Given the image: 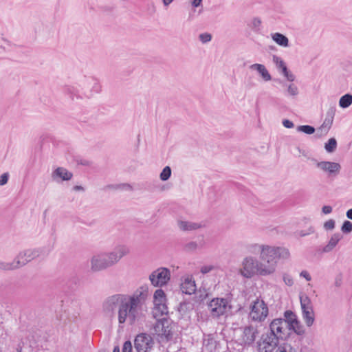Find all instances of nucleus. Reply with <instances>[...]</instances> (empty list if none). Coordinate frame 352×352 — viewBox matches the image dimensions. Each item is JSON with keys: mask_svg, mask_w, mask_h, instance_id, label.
I'll return each mask as SVG.
<instances>
[{"mask_svg": "<svg viewBox=\"0 0 352 352\" xmlns=\"http://www.w3.org/2000/svg\"><path fill=\"white\" fill-rule=\"evenodd\" d=\"M186 248L188 250H195L197 248V244L196 242L192 241L186 244Z\"/></svg>", "mask_w": 352, "mask_h": 352, "instance_id": "nucleus-52", "label": "nucleus"}, {"mask_svg": "<svg viewBox=\"0 0 352 352\" xmlns=\"http://www.w3.org/2000/svg\"><path fill=\"white\" fill-rule=\"evenodd\" d=\"M337 148V141L334 138H330L324 144V148L328 153H333Z\"/></svg>", "mask_w": 352, "mask_h": 352, "instance_id": "nucleus-29", "label": "nucleus"}, {"mask_svg": "<svg viewBox=\"0 0 352 352\" xmlns=\"http://www.w3.org/2000/svg\"><path fill=\"white\" fill-rule=\"evenodd\" d=\"M43 253V249L26 250L21 252L14 258L17 269L24 266L33 259L39 257Z\"/></svg>", "mask_w": 352, "mask_h": 352, "instance_id": "nucleus-10", "label": "nucleus"}, {"mask_svg": "<svg viewBox=\"0 0 352 352\" xmlns=\"http://www.w3.org/2000/svg\"><path fill=\"white\" fill-rule=\"evenodd\" d=\"M109 189L112 190H118V189H124V190H132V186L129 184H109L107 185L104 187V190H107Z\"/></svg>", "mask_w": 352, "mask_h": 352, "instance_id": "nucleus-27", "label": "nucleus"}, {"mask_svg": "<svg viewBox=\"0 0 352 352\" xmlns=\"http://www.w3.org/2000/svg\"><path fill=\"white\" fill-rule=\"evenodd\" d=\"M202 0H193L192 4L194 7H198L201 5Z\"/></svg>", "mask_w": 352, "mask_h": 352, "instance_id": "nucleus-57", "label": "nucleus"}, {"mask_svg": "<svg viewBox=\"0 0 352 352\" xmlns=\"http://www.w3.org/2000/svg\"><path fill=\"white\" fill-rule=\"evenodd\" d=\"M281 72L283 76L285 75V74H287L289 72L287 66L283 67V69H281Z\"/></svg>", "mask_w": 352, "mask_h": 352, "instance_id": "nucleus-60", "label": "nucleus"}, {"mask_svg": "<svg viewBox=\"0 0 352 352\" xmlns=\"http://www.w3.org/2000/svg\"><path fill=\"white\" fill-rule=\"evenodd\" d=\"M124 295L125 294H116L107 297L102 302L103 313L109 317H114L119 307H121Z\"/></svg>", "mask_w": 352, "mask_h": 352, "instance_id": "nucleus-7", "label": "nucleus"}, {"mask_svg": "<svg viewBox=\"0 0 352 352\" xmlns=\"http://www.w3.org/2000/svg\"><path fill=\"white\" fill-rule=\"evenodd\" d=\"M87 78V77H86V76L84 77V78L80 81V87L82 91L84 92L85 95H87V94L88 93V90L91 85V84H87L85 82Z\"/></svg>", "mask_w": 352, "mask_h": 352, "instance_id": "nucleus-38", "label": "nucleus"}, {"mask_svg": "<svg viewBox=\"0 0 352 352\" xmlns=\"http://www.w3.org/2000/svg\"><path fill=\"white\" fill-rule=\"evenodd\" d=\"M73 177L72 173L68 171L66 168L63 167H58L55 169L52 173V177L54 180H56V178H60L63 181H69Z\"/></svg>", "mask_w": 352, "mask_h": 352, "instance_id": "nucleus-16", "label": "nucleus"}, {"mask_svg": "<svg viewBox=\"0 0 352 352\" xmlns=\"http://www.w3.org/2000/svg\"><path fill=\"white\" fill-rule=\"evenodd\" d=\"M258 334V331L256 327L253 325H248L244 327L243 331V341L245 345H252Z\"/></svg>", "mask_w": 352, "mask_h": 352, "instance_id": "nucleus-15", "label": "nucleus"}, {"mask_svg": "<svg viewBox=\"0 0 352 352\" xmlns=\"http://www.w3.org/2000/svg\"><path fill=\"white\" fill-rule=\"evenodd\" d=\"M261 21L258 18H254L252 20V26L254 28H258L259 26L261 25Z\"/></svg>", "mask_w": 352, "mask_h": 352, "instance_id": "nucleus-53", "label": "nucleus"}, {"mask_svg": "<svg viewBox=\"0 0 352 352\" xmlns=\"http://www.w3.org/2000/svg\"><path fill=\"white\" fill-rule=\"evenodd\" d=\"M283 320H285L287 325L289 327H292L294 323L296 322L298 320L296 315L291 310H287L284 312V318H282Z\"/></svg>", "mask_w": 352, "mask_h": 352, "instance_id": "nucleus-23", "label": "nucleus"}, {"mask_svg": "<svg viewBox=\"0 0 352 352\" xmlns=\"http://www.w3.org/2000/svg\"><path fill=\"white\" fill-rule=\"evenodd\" d=\"M276 352H296L289 344H283L278 347Z\"/></svg>", "mask_w": 352, "mask_h": 352, "instance_id": "nucleus-37", "label": "nucleus"}, {"mask_svg": "<svg viewBox=\"0 0 352 352\" xmlns=\"http://www.w3.org/2000/svg\"><path fill=\"white\" fill-rule=\"evenodd\" d=\"M76 162L78 165H82V166H89L91 165V162H89V160H87L86 159L77 158L76 160Z\"/></svg>", "mask_w": 352, "mask_h": 352, "instance_id": "nucleus-44", "label": "nucleus"}, {"mask_svg": "<svg viewBox=\"0 0 352 352\" xmlns=\"http://www.w3.org/2000/svg\"><path fill=\"white\" fill-rule=\"evenodd\" d=\"M242 267L240 269V274L246 278H251L255 275L267 276L261 273L263 269L261 263L253 256H246L242 261Z\"/></svg>", "mask_w": 352, "mask_h": 352, "instance_id": "nucleus-6", "label": "nucleus"}, {"mask_svg": "<svg viewBox=\"0 0 352 352\" xmlns=\"http://www.w3.org/2000/svg\"><path fill=\"white\" fill-rule=\"evenodd\" d=\"M129 252V250L126 246L118 245L111 252L94 254L90 261L91 270L93 272H100L111 267Z\"/></svg>", "mask_w": 352, "mask_h": 352, "instance_id": "nucleus-4", "label": "nucleus"}, {"mask_svg": "<svg viewBox=\"0 0 352 352\" xmlns=\"http://www.w3.org/2000/svg\"><path fill=\"white\" fill-rule=\"evenodd\" d=\"M300 276L303 277V278H305L307 281H309L311 279V277L310 274L306 270H302L300 272Z\"/></svg>", "mask_w": 352, "mask_h": 352, "instance_id": "nucleus-50", "label": "nucleus"}, {"mask_svg": "<svg viewBox=\"0 0 352 352\" xmlns=\"http://www.w3.org/2000/svg\"><path fill=\"white\" fill-rule=\"evenodd\" d=\"M291 331H293L298 336H302L305 333L304 327L301 324L298 320L296 321V322L294 323L292 327H289V332Z\"/></svg>", "mask_w": 352, "mask_h": 352, "instance_id": "nucleus-28", "label": "nucleus"}, {"mask_svg": "<svg viewBox=\"0 0 352 352\" xmlns=\"http://www.w3.org/2000/svg\"><path fill=\"white\" fill-rule=\"evenodd\" d=\"M315 232L313 226H309L307 230H297L294 232L296 237H304Z\"/></svg>", "mask_w": 352, "mask_h": 352, "instance_id": "nucleus-32", "label": "nucleus"}, {"mask_svg": "<svg viewBox=\"0 0 352 352\" xmlns=\"http://www.w3.org/2000/svg\"><path fill=\"white\" fill-rule=\"evenodd\" d=\"M346 216L348 219H351L352 220V208L349 209L347 210L346 213Z\"/></svg>", "mask_w": 352, "mask_h": 352, "instance_id": "nucleus-59", "label": "nucleus"}, {"mask_svg": "<svg viewBox=\"0 0 352 352\" xmlns=\"http://www.w3.org/2000/svg\"><path fill=\"white\" fill-rule=\"evenodd\" d=\"M64 92L67 95H68L72 100L74 99V97H76V98H82V96H80L79 94L78 89L74 86H66L64 88Z\"/></svg>", "mask_w": 352, "mask_h": 352, "instance_id": "nucleus-24", "label": "nucleus"}, {"mask_svg": "<svg viewBox=\"0 0 352 352\" xmlns=\"http://www.w3.org/2000/svg\"><path fill=\"white\" fill-rule=\"evenodd\" d=\"M273 61L276 65V67L278 69H282L283 67L286 66L284 61L278 56L274 55L273 56Z\"/></svg>", "mask_w": 352, "mask_h": 352, "instance_id": "nucleus-39", "label": "nucleus"}, {"mask_svg": "<svg viewBox=\"0 0 352 352\" xmlns=\"http://www.w3.org/2000/svg\"><path fill=\"white\" fill-rule=\"evenodd\" d=\"M154 331L162 338H164L167 340L172 338L171 327L166 319L157 320L154 326Z\"/></svg>", "mask_w": 352, "mask_h": 352, "instance_id": "nucleus-13", "label": "nucleus"}, {"mask_svg": "<svg viewBox=\"0 0 352 352\" xmlns=\"http://www.w3.org/2000/svg\"><path fill=\"white\" fill-rule=\"evenodd\" d=\"M154 344L153 338L144 333L138 334L134 340L135 349L138 352H150Z\"/></svg>", "mask_w": 352, "mask_h": 352, "instance_id": "nucleus-11", "label": "nucleus"}, {"mask_svg": "<svg viewBox=\"0 0 352 352\" xmlns=\"http://www.w3.org/2000/svg\"><path fill=\"white\" fill-rule=\"evenodd\" d=\"M170 278V272L166 267H160L153 271L149 276V279L155 287H162L166 285Z\"/></svg>", "mask_w": 352, "mask_h": 352, "instance_id": "nucleus-9", "label": "nucleus"}, {"mask_svg": "<svg viewBox=\"0 0 352 352\" xmlns=\"http://www.w3.org/2000/svg\"><path fill=\"white\" fill-rule=\"evenodd\" d=\"M352 104V95L346 94L342 96L339 100V105L342 108H347Z\"/></svg>", "mask_w": 352, "mask_h": 352, "instance_id": "nucleus-26", "label": "nucleus"}, {"mask_svg": "<svg viewBox=\"0 0 352 352\" xmlns=\"http://www.w3.org/2000/svg\"><path fill=\"white\" fill-rule=\"evenodd\" d=\"M336 222L333 219H329L324 223V228L326 230H332L334 229Z\"/></svg>", "mask_w": 352, "mask_h": 352, "instance_id": "nucleus-41", "label": "nucleus"}, {"mask_svg": "<svg viewBox=\"0 0 352 352\" xmlns=\"http://www.w3.org/2000/svg\"><path fill=\"white\" fill-rule=\"evenodd\" d=\"M122 352H132V344L129 340L124 342Z\"/></svg>", "mask_w": 352, "mask_h": 352, "instance_id": "nucleus-42", "label": "nucleus"}, {"mask_svg": "<svg viewBox=\"0 0 352 352\" xmlns=\"http://www.w3.org/2000/svg\"><path fill=\"white\" fill-rule=\"evenodd\" d=\"M272 38L278 45L283 47L289 46V39L283 34L276 32L272 34Z\"/></svg>", "mask_w": 352, "mask_h": 352, "instance_id": "nucleus-22", "label": "nucleus"}, {"mask_svg": "<svg viewBox=\"0 0 352 352\" xmlns=\"http://www.w3.org/2000/svg\"><path fill=\"white\" fill-rule=\"evenodd\" d=\"M284 76L290 82H293L295 80V76L289 71Z\"/></svg>", "mask_w": 352, "mask_h": 352, "instance_id": "nucleus-51", "label": "nucleus"}, {"mask_svg": "<svg viewBox=\"0 0 352 352\" xmlns=\"http://www.w3.org/2000/svg\"><path fill=\"white\" fill-rule=\"evenodd\" d=\"M113 352H120V348H119V346H116L113 348Z\"/></svg>", "mask_w": 352, "mask_h": 352, "instance_id": "nucleus-61", "label": "nucleus"}, {"mask_svg": "<svg viewBox=\"0 0 352 352\" xmlns=\"http://www.w3.org/2000/svg\"><path fill=\"white\" fill-rule=\"evenodd\" d=\"M87 84H91L90 88L88 90V93H99L101 91V86L98 82V80L94 78V77L89 76L86 78Z\"/></svg>", "mask_w": 352, "mask_h": 352, "instance_id": "nucleus-21", "label": "nucleus"}, {"mask_svg": "<svg viewBox=\"0 0 352 352\" xmlns=\"http://www.w3.org/2000/svg\"><path fill=\"white\" fill-rule=\"evenodd\" d=\"M212 266H203L201 268V272L202 274H207L208 272H210L212 270Z\"/></svg>", "mask_w": 352, "mask_h": 352, "instance_id": "nucleus-55", "label": "nucleus"}, {"mask_svg": "<svg viewBox=\"0 0 352 352\" xmlns=\"http://www.w3.org/2000/svg\"><path fill=\"white\" fill-rule=\"evenodd\" d=\"M283 281L288 286H292L294 284L293 278L289 274H285L283 275Z\"/></svg>", "mask_w": 352, "mask_h": 352, "instance_id": "nucleus-43", "label": "nucleus"}, {"mask_svg": "<svg viewBox=\"0 0 352 352\" xmlns=\"http://www.w3.org/2000/svg\"><path fill=\"white\" fill-rule=\"evenodd\" d=\"M17 269V265H15L14 261L12 262H3L0 261V270H13Z\"/></svg>", "mask_w": 352, "mask_h": 352, "instance_id": "nucleus-31", "label": "nucleus"}, {"mask_svg": "<svg viewBox=\"0 0 352 352\" xmlns=\"http://www.w3.org/2000/svg\"><path fill=\"white\" fill-rule=\"evenodd\" d=\"M180 289L182 293L186 294H192L195 292L197 288L195 282L190 278H185L184 281L181 284Z\"/></svg>", "mask_w": 352, "mask_h": 352, "instance_id": "nucleus-17", "label": "nucleus"}, {"mask_svg": "<svg viewBox=\"0 0 352 352\" xmlns=\"http://www.w3.org/2000/svg\"><path fill=\"white\" fill-rule=\"evenodd\" d=\"M263 346V343L262 344H260V346ZM262 350H263L265 351V350L263 349V346L262 347Z\"/></svg>", "mask_w": 352, "mask_h": 352, "instance_id": "nucleus-63", "label": "nucleus"}, {"mask_svg": "<svg viewBox=\"0 0 352 352\" xmlns=\"http://www.w3.org/2000/svg\"><path fill=\"white\" fill-rule=\"evenodd\" d=\"M17 352H21V349H17Z\"/></svg>", "mask_w": 352, "mask_h": 352, "instance_id": "nucleus-62", "label": "nucleus"}, {"mask_svg": "<svg viewBox=\"0 0 352 352\" xmlns=\"http://www.w3.org/2000/svg\"><path fill=\"white\" fill-rule=\"evenodd\" d=\"M312 161L316 163V166L323 170L324 172L328 173L329 175H336L338 174L341 168L340 165L336 162H328V161H322V162H317L316 160L312 159Z\"/></svg>", "mask_w": 352, "mask_h": 352, "instance_id": "nucleus-14", "label": "nucleus"}, {"mask_svg": "<svg viewBox=\"0 0 352 352\" xmlns=\"http://www.w3.org/2000/svg\"><path fill=\"white\" fill-rule=\"evenodd\" d=\"M333 119L326 118L323 124L321 126L327 128L329 131L333 124Z\"/></svg>", "mask_w": 352, "mask_h": 352, "instance_id": "nucleus-47", "label": "nucleus"}, {"mask_svg": "<svg viewBox=\"0 0 352 352\" xmlns=\"http://www.w3.org/2000/svg\"><path fill=\"white\" fill-rule=\"evenodd\" d=\"M336 107H331L329 110L327 112V118L333 119L334 118L335 113H336Z\"/></svg>", "mask_w": 352, "mask_h": 352, "instance_id": "nucleus-45", "label": "nucleus"}, {"mask_svg": "<svg viewBox=\"0 0 352 352\" xmlns=\"http://www.w3.org/2000/svg\"><path fill=\"white\" fill-rule=\"evenodd\" d=\"M165 300V293L161 289H157L154 293V301L155 306H161L162 302Z\"/></svg>", "mask_w": 352, "mask_h": 352, "instance_id": "nucleus-25", "label": "nucleus"}, {"mask_svg": "<svg viewBox=\"0 0 352 352\" xmlns=\"http://www.w3.org/2000/svg\"><path fill=\"white\" fill-rule=\"evenodd\" d=\"M283 124L285 128H287V129L293 128L294 126V123L292 121L287 120V119L283 120Z\"/></svg>", "mask_w": 352, "mask_h": 352, "instance_id": "nucleus-49", "label": "nucleus"}, {"mask_svg": "<svg viewBox=\"0 0 352 352\" xmlns=\"http://www.w3.org/2000/svg\"><path fill=\"white\" fill-rule=\"evenodd\" d=\"M250 69L257 71L264 81L272 80V76L264 65L254 63L250 66Z\"/></svg>", "mask_w": 352, "mask_h": 352, "instance_id": "nucleus-18", "label": "nucleus"}, {"mask_svg": "<svg viewBox=\"0 0 352 352\" xmlns=\"http://www.w3.org/2000/svg\"><path fill=\"white\" fill-rule=\"evenodd\" d=\"M73 190L74 191H84L85 188L81 186L76 185L73 187Z\"/></svg>", "mask_w": 352, "mask_h": 352, "instance_id": "nucleus-56", "label": "nucleus"}, {"mask_svg": "<svg viewBox=\"0 0 352 352\" xmlns=\"http://www.w3.org/2000/svg\"><path fill=\"white\" fill-rule=\"evenodd\" d=\"M322 211L325 214H329L332 212V207L330 206H324L322 208Z\"/></svg>", "mask_w": 352, "mask_h": 352, "instance_id": "nucleus-54", "label": "nucleus"}, {"mask_svg": "<svg viewBox=\"0 0 352 352\" xmlns=\"http://www.w3.org/2000/svg\"><path fill=\"white\" fill-rule=\"evenodd\" d=\"M208 305L212 318H219L228 313L232 315L242 309V307L238 305V307L234 310L231 300L223 298H214L210 301Z\"/></svg>", "mask_w": 352, "mask_h": 352, "instance_id": "nucleus-5", "label": "nucleus"}, {"mask_svg": "<svg viewBox=\"0 0 352 352\" xmlns=\"http://www.w3.org/2000/svg\"><path fill=\"white\" fill-rule=\"evenodd\" d=\"M9 178V174L5 173L0 176V186H3L7 184Z\"/></svg>", "mask_w": 352, "mask_h": 352, "instance_id": "nucleus-46", "label": "nucleus"}, {"mask_svg": "<svg viewBox=\"0 0 352 352\" xmlns=\"http://www.w3.org/2000/svg\"><path fill=\"white\" fill-rule=\"evenodd\" d=\"M148 296L146 287H140L132 294L124 295L123 302L117 311L119 325L127 322L134 325L144 317L146 311V301Z\"/></svg>", "mask_w": 352, "mask_h": 352, "instance_id": "nucleus-1", "label": "nucleus"}, {"mask_svg": "<svg viewBox=\"0 0 352 352\" xmlns=\"http://www.w3.org/2000/svg\"><path fill=\"white\" fill-rule=\"evenodd\" d=\"M329 131L327 128H325L322 126H320L317 130L315 134V137L316 138H321L322 137L326 135L328 133Z\"/></svg>", "mask_w": 352, "mask_h": 352, "instance_id": "nucleus-36", "label": "nucleus"}, {"mask_svg": "<svg viewBox=\"0 0 352 352\" xmlns=\"http://www.w3.org/2000/svg\"><path fill=\"white\" fill-rule=\"evenodd\" d=\"M199 38L203 43H206L211 41L212 35L209 33H202L199 34Z\"/></svg>", "mask_w": 352, "mask_h": 352, "instance_id": "nucleus-40", "label": "nucleus"}, {"mask_svg": "<svg viewBox=\"0 0 352 352\" xmlns=\"http://www.w3.org/2000/svg\"><path fill=\"white\" fill-rule=\"evenodd\" d=\"M175 0H162V3L165 7H168Z\"/></svg>", "mask_w": 352, "mask_h": 352, "instance_id": "nucleus-58", "label": "nucleus"}, {"mask_svg": "<svg viewBox=\"0 0 352 352\" xmlns=\"http://www.w3.org/2000/svg\"><path fill=\"white\" fill-rule=\"evenodd\" d=\"M282 318L274 319L270 324V331L262 336L265 352H272L278 346L280 340L289 335V327Z\"/></svg>", "mask_w": 352, "mask_h": 352, "instance_id": "nucleus-3", "label": "nucleus"}, {"mask_svg": "<svg viewBox=\"0 0 352 352\" xmlns=\"http://www.w3.org/2000/svg\"><path fill=\"white\" fill-rule=\"evenodd\" d=\"M310 304L309 298L306 296L305 298H300V305L302 309V318L305 324L311 327L314 322V314L313 308Z\"/></svg>", "mask_w": 352, "mask_h": 352, "instance_id": "nucleus-12", "label": "nucleus"}, {"mask_svg": "<svg viewBox=\"0 0 352 352\" xmlns=\"http://www.w3.org/2000/svg\"><path fill=\"white\" fill-rule=\"evenodd\" d=\"M296 130L307 135H311L316 131V129L310 125H300L297 126Z\"/></svg>", "mask_w": 352, "mask_h": 352, "instance_id": "nucleus-30", "label": "nucleus"}, {"mask_svg": "<svg viewBox=\"0 0 352 352\" xmlns=\"http://www.w3.org/2000/svg\"><path fill=\"white\" fill-rule=\"evenodd\" d=\"M341 230L344 234H349L352 232V223L349 221H344L341 227Z\"/></svg>", "mask_w": 352, "mask_h": 352, "instance_id": "nucleus-34", "label": "nucleus"}, {"mask_svg": "<svg viewBox=\"0 0 352 352\" xmlns=\"http://www.w3.org/2000/svg\"><path fill=\"white\" fill-rule=\"evenodd\" d=\"M288 95L295 97L298 94V89L294 84H290L287 87Z\"/></svg>", "mask_w": 352, "mask_h": 352, "instance_id": "nucleus-35", "label": "nucleus"}, {"mask_svg": "<svg viewBox=\"0 0 352 352\" xmlns=\"http://www.w3.org/2000/svg\"><path fill=\"white\" fill-rule=\"evenodd\" d=\"M157 308L160 311L162 315L166 314L168 313V308L164 304V302H162L160 307V306H157Z\"/></svg>", "mask_w": 352, "mask_h": 352, "instance_id": "nucleus-48", "label": "nucleus"}, {"mask_svg": "<svg viewBox=\"0 0 352 352\" xmlns=\"http://www.w3.org/2000/svg\"><path fill=\"white\" fill-rule=\"evenodd\" d=\"M171 176V168L170 166H165L160 175V178L162 181L168 180Z\"/></svg>", "mask_w": 352, "mask_h": 352, "instance_id": "nucleus-33", "label": "nucleus"}, {"mask_svg": "<svg viewBox=\"0 0 352 352\" xmlns=\"http://www.w3.org/2000/svg\"><path fill=\"white\" fill-rule=\"evenodd\" d=\"M252 248V252H260V262L263 267L261 273L267 276L275 272L278 258L287 259L290 256L289 250L283 247L254 244Z\"/></svg>", "mask_w": 352, "mask_h": 352, "instance_id": "nucleus-2", "label": "nucleus"}, {"mask_svg": "<svg viewBox=\"0 0 352 352\" xmlns=\"http://www.w3.org/2000/svg\"><path fill=\"white\" fill-rule=\"evenodd\" d=\"M179 228L184 231H190L197 230L202 227L201 223L186 221H178Z\"/></svg>", "mask_w": 352, "mask_h": 352, "instance_id": "nucleus-20", "label": "nucleus"}, {"mask_svg": "<svg viewBox=\"0 0 352 352\" xmlns=\"http://www.w3.org/2000/svg\"><path fill=\"white\" fill-rule=\"evenodd\" d=\"M342 239V235L339 233V232H336V233H334L329 243H327V245H326L323 249H322V252H331L336 245L338 243V242Z\"/></svg>", "mask_w": 352, "mask_h": 352, "instance_id": "nucleus-19", "label": "nucleus"}, {"mask_svg": "<svg viewBox=\"0 0 352 352\" xmlns=\"http://www.w3.org/2000/svg\"><path fill=\"white\" fill-rule=\"evenodd\" d=\"M268 315V307L263 300L256 299L253 302L250 312V318L255 322H263Z\"/></svg>", "mask_w": 352, "mask_h": 352, "instance_id": "nucleus-8", "label": "nucleus"}]
</instances>
